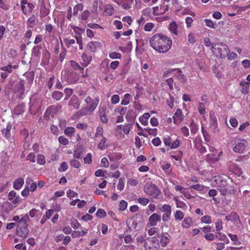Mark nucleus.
<instances>
[{
    "instance_id": "nucleus-57",
    "label": "nucleus",
    "mask_w": 250,
    "mask_h": 250,
    "mask_svg": "<svg viewBox=\"0 0 250 250\" xmlns=\"http://www.w3.org/2000/svg\"><path fill=\"white\" fill-rule=\"evenodd\" d=\"M183 156V152L181 151H179L177 152L176 154L175 155H171L170 157L174 158L177 161L180 160Z\"/></svg>"
},
{
    "instance_id": "nucleus-2",
    "label": "nucleus",
    "mask_w": 250,
    "mask_h": 250,
    "mask_svg": "<svg viewBox=\"0 0 250 250\" xmlns=\"http://www.w3.org/2000/svg\"><path fill=\"white\" fill-rule=\"evenodd\" d=\"M29 219L28 215L23 216L18 221L17 227V234L20 237L26 238L29 233L27 221Z\"/></svg>"
},
{
    "instance_id": "nucleus-30",
    "label": "nucleus",
    "mask_w": 250,
    "mask_h": 250,
    "mask_svg": "<svg viewBox=\"0 0 250 250\" xmlns=\"http://www.w3.org/2000/svg\"><path fill=\"white\" fill-rule=\"evenodd\" d=\"M106 139L104 137H102L100 142L98 145V147L101 150H104L105 149L106 145H105Z\"/></svg>"
},
{
    "instance_id": "nucleus-7",
    "label": "nucleus",
    "mask_w": 250,
    "mask_h": 250,
    "mask_svg": "<svg viewBox=\"0 0 250 250\" xmlns=\"http://www.w3.org/2000/svg\"><path fill=\"white\" fill-rule=\"evenodd\" d=\"M177 70L178 74H175V76L177 79L181 83H185L187 81V78L186 76L182 74V70L179 68H174L169 69L164 73V76H166L167 74L171 73L174 71Z\"/></svg>"
},
{
    "instance_id": "nucleus-47",
    "label": "nucleus",
    "mask_w": 250,
    "mask_h": 250,
    "mask_svg": "<svg viewBox=\"0 0 250 250\" xmlns=\"http://www.w3.org/2000/svg\"><path fill=\"white\" fill-rule=\"evenodd\" d=\"M184 217L183 213L180 210H177L175 214V219L181 220Z\"/></svg>"
},
{
    "instance_id": "nucleus-21",
    "label": "nucleus",
    "mask_w": 250,
    "mask_h": 250,
    "mask_svg": "<svg viewBox=\"0 0 250 250\" xmlns=\"http://www.w3.org/2000/svg\"><path fill=\"white\" fill-rule=\"evenodd\" d=\"M227 221H237L239 220V216L235 212H232L230 214L226 216Z\"/></svg>"
},
{
    "instance_id": "nucleus-34",
    "label": "nucleus",
    "mask_w": 250,
    "mask_h": 250,
    "mask_svg": "<svg viewBox=\"0 0 250 250\" xmlns=\"http://www.w3.org/2000/svg\"><path fill=\"white\" fill-rule=\"evenodd\" d=\"M83 4L82 3H79L75 6L73 9V15L74 16H77L78 11H82L83 10Z\"/></svg>"
},
{
    "instance_id": "nucleus-52",
    "label": "nucleus",
    "mask_w": 250,
    "mask_h": 250,
    "mask_svg": "<svg viewBox=\"0 0 250 250\" xmlns=\"http://www.w3.org/2000/svg\"><path fill=\"white\" fill-rule=\"evenodd\" d=\"M138 202L143 206L146 205L149 202V199L146 198H139L138 199Z\"/></svg>"
},
{
    "instance_id": "nucleus-15",
    "label": "nucleus",
    "mask_w": 250,
    "mask_h": 250,
    "mask_svg": "<svg viewBox=\"0 0 250 250\" xmlns=\"http://www.w3.org/2000/svg\"><path fill=\"white\" fill-rule=\"evenodd\" d=\"M210 128L211 130L215 132L217 127V123L215 116L214 115H210Z\"/></svg>"
},
{
    "instance_id": "nucleus-31",
    "label": "nucleus",
    "mask_w": 250,
    "mask_h": 250,
    "mask_svg": "<svg viewBox=\"0 0 250 250\" xmlns=\"http://www.w3.org/2000/svg\"><path fill=\"white\" fill-rule=\"evenodd\" d=\"M132 126V123H127L124 125L122 128L124 133L125 134H128Z\"/></svg>"
},
{
    "instance_id": "nucleus-4",
    "label": "nucleus",
    "mask_w": 250,
    "mask_h": 250,
    "mask_svg": "<svg viewBox=\"0 0 250 250\" xmlns=\"http://www.w3.org/2000/svg\"><path fill=\"white\" fill-rule=\"evenodd\" d=\"M212 52L218 58H225L227 53L229 52V49L228 46L223 43H217L212 44Z\"/></svg>"
},
{
    "instance_id": "nucleus-61",
    "label": "nucleus",
    "mask_w": 250,
    "mask_h": 250,
    "mask_svg": "<svg viewBox=\"0 0 250 250\" xmlns=\"http://www.w3.org/2000/svg\"><path fill=\"white\" fill-rule=\"evenodd\" d=\"M124 181L123 179L120 178L118 184L117 185V188L120 191H121L124 189Z\"/></svg>"
},
{
    "instance_id": "nucleus-48",
    "label": "nucleus",
    "mask_w": 250,
    "mask_h": 250,
    "mask_svg": "<svg viewBox=\"0 0 250 250\" xmlns=\"http://www.w3.org/2000/svg\"><path fill=\"white\" fill-rule=\"evenodd\" d=\"M201 221L203 223L210 224L211 223V217L209 215L204 216L201 218Z\"/></svg>"
},
{
    "instance_id": "nucleus-58",
    "label": "nucleus",
    "mask_w": 250,
    "mask_h": 250,
    "mask_svg": "<svg viewBox=\"0 0 250 250\" xmlns=\"http://www.w3.org/2000/svg\"><path fill=\"white\" fill-rule=\"evenodd\" d=\"M154 25L153 23L148 22L146 23L144 27V29L146 31H150L154 27Z\"/></svg>"
},
{
    "instance_id": "nucleus-43",
    "label": "nucleus",
    "mask_w": 250,
    "mask_h": 250,
    "mask_svg": "<svg viewBox=\"0 0 250 250\" xmlns=\"http://www.w3.org/2000/svg\"><path fill=\"white\" fill-rule=\"evenodd\" d=\"M189 127L191 132L193 134H195L197 132L198 128L196 124L193 121L191 122Z\"/></svg>"
},
{
    "instance_id": "nucleus-64",
    "label": "nucleus",
    "mask_w": 250,
    "mask_h": 250,
    "mask_svg": "<svg viewBox=\"0 0 250 250\" xmlns=\"http://www.w3.org/2000/svg\"><path fill=\"white\" fill-rule=\"evenodd\" d=\"M120 98L119 96L117 94L113 95L111 97V103L113 104H116L119 102Z\"/></svg>"
},
{
    "instance_id": "nucleus-55",
    "label": "nucleus",
    "mask_w": 250,
    "mask_h": 250,
    "mask_svg": "<svg viewBox=\"0 0 250 250\" xmlns=\"http://www.w3.org/2000/svg\"><path fill=\"white\" fill-rule=\"evenodd\" d=\"M63 41L66 46L68 48L75 42V41L74 39L68 40L67 39H64Z\"/></svg>"
},
{
    "instance_id": "nucleus-18",
    "label": "nucleus",
    "mask_w": 250,
    "mask_h": 250,
    "mask_svg": "<svg viewBox=\"0 0 250 250\" xmlns=\"http://www.w3.org/2000/svg\"><path fill=\"white\" fill-rule=\"evenodd\" d=\"M24 184V180L21 178H19L14 182L13 188L16 190L20 189Z\"/></svg>"
},
{
    "instance_id": "nucleus-27",
    "label": "nucleus",
    "mask_w": 250,
    "mask_h": 250,
    "mask_svg": "<svg viewBox=\"0 0 250 250\" xmlns=\"http://www.w3.org/2000/svg\"><path fill=\"white\" fill-rule=\"evenodd\" d=\"M100 70L101 72L106 74L109 71L108 64L105 62H103L101 64L100 66Z\"/></svg>"
},
{
    "instance_id": "nucleus-60",
    "label": "nucleus",
    "mask_w": 250,
    "mask_h": 250,
    "mask_svg": "<svg viewBox=\"0 0 250 250\" xmlns=\"http://www.w3.org/2000/svg\"><path fill=\"white\" fill-rule=\"evenodd\" d=\"M190 188H193L198 191H202L204 189V186L200 184H196L190 187Z\"/></svg>"
},
{
    "instance_id": "nucleus-59",
    "label": "nucleus",
    "mask_w": 250,
    "mask_h": 250,
    "mask_svg": "<svg viewBox=\"0 0 250 250\" xmlns=\"http://www.w3.org/2000/svg\"><path fill=\"white\" fill-rule=\"evenodd\" d=\"M217 235H215L213 233H209L205 235V238L209 241H212L215 238H217Z\"/></svg>"
},
{
    "instance_id": "nucleus-5",
    "label": "nucleus",
    "mask_w": 250,
    "mask_h": 250,
    "mask_svg": "<svg viewBox=\"0 0 250 250\" xmlns=\"http://www.w3.org/2000/svg\"><path fill=\"white\" fill-rule=\"evenodd\" d=\"M144 191L148 195L155 198H158L161 194L160 190L155 184H152L151 182H147L145 184Z\"/></svg>"
},
{
    "instance_id": "nucleus-25",
    "label": "nucleus",
    "mask_w": 250,
    "mask_h": 250,
    "mask_svg": "<svg viewBox=\"0 0 250 250\" xmlns=\"http://www.w3.org/2000/svg\"><path fill=\"white\" fill-rule=\"evenodd\" d=\"M250 84V83L247 82H242L240 84L242 86V92L243 93L247 94L249 92Z\"/></svg>"
},
{
    "instance_id": "nucleus-19",
    "label": "nucleus",
    "mask_w": 250,
    "mask_h": 250,
    "mask_svg": "<svg viewBox=\"0 0 250 250\" xmlns=\"http://www.w3.org/2000/svg\"><path fill=\"white\" fill-rule=\"evenodd\" d=\"M135 117L134 112L133 110H129L127 112L125 118L127 122H130L129 123H132V122H134Z\"/></svg>"
},
{
    "instance_id": "nucleus-26",
    "label": "nucleus",
    "mask_w": 250,
    "mask_h": 250,
    "mask_svg": "<svg viewBox=\"0 0 250 250\" xmlns=\"http://www.w3.org/2000/svg\"><path fill=\"white\" fill-rule=\"evenodd\" d=\"M63 96V93L59 91H55L52 94V97L56 101L60 100Z\"/></svg>"
},
{
    "instance_id": "nucleus-44",
    "label": "nucleus",
    "mask_w": 250,
    "mask_h": 250,
    "mask_svg": "<svg viewBox=\"0 0 250 250\" xmlns=\"http://www.w3.org/2000/svg\"><path fill=\"white\" fill-rule=\"evenodd\" d=\"M106 215V213L104 209L100 208L98 209L96 212V216L100 218L104 217Z\"/></svg>"
},
{
    "instance_id": "nucleus-50",
    "label": "nucleus",
    "mask_w": 250,
    "mask_h": 250,
    "mask_svg": "<svg viewBox=\"0 0 250 250\" xmlns=\"http://www.w3.org/2000/svg\"><path fill=\"white\" fill-rule=\"evenodd\" d=\"M127 206V203L125 200H122L119 204V209L121 210H125Z\"/></svg>"
},
{
    "instance_id": "nucleus-28",
    "label": "nucleus",
    "mask_w": 250,
    "mask_h": 250,
    "mask_svg": "<svg viewBox=\"0 0 250 250\" xmlns=\"http://www.w3.org/2000/svg\"><path fill=\"white\" fill-rule=\"evenodd\" d=\"M162 211L165 215H170L171 212V208L169 205L165 204L162 207Z\"/></svg>"
},
{
    "instance_id": "nucleus-10",
    "label": "nucleus",
    "mask_w": 250,
    "mask_h": 250,
    "mask_svg": "<svg viewBox=\"0 0 250 250\" xmlns=\"http://www.w3.org/2000/svg\"><path fill=\"white\" fill-rule=\"evenodd\" d=\"M161 217L157 213H153L148 218L149 224L154 227L157 225L158 222L161 221Z\"/></svg>"
},
{
    "instance_id": "nucleus-41",
    "label": "nucleus",
    "mask_w": 250,
    "mask_h": 250,
    "mask_svg": "<svg viewBox=\"0 0 250 250\" xmlns=\"http://www.w3.org/2000/svg\"><path fill=\"white\" fill-rule=\"evenodd\" d=\"M177 25L174 22L171 23L169 25V29L170 31L174 34H177Z\"/></svg>"
},
{
    "instance_id": "nucleus-35",
    "label": "nucleus",
    "mask_w": 250,
    "mask_h": 250,
    "mask_svg": "<svg viewBox=\"0 0 250 250\" xmlns=\"http://www.w3.org/2000/svg\"><path fill=\"white\" fill-rule=\"evenodd\" d=\"M146 241H147L151 244H154V245L159 246V241L155 237H148L146 238Z\"/></svg>"
},
{
    "instance_id": "nucleus-40",
    "label": "nucleus",
    "mask_w": 250,
    "mask_h": 250,
    "mask_svg": "<svg viewBox=\"0 0 250 250\" xmlns=\"http://www.w3.org/2000/svg\"><path fill=\"white\" fill-rule=\"evenodd\" d=\"M70 165L75 168H78L81 166V163L77 160L73 159L70 161Z\"/></svg>"
},
{
    "instance_id": "nucleus-62",
    "label": "nucleus",
    "mask_w": 250,
    "mask_h": 250,
    "mask_svg": "<svg viewBox=\"0 0 250 250\" xmlns=\"http://www.w3.org/2000/svg\"><path fill=\"white\" fill-rule=\"evenodd\" d=\"M205 21L206 23V25L208 27H210L211 28H213V29L215 28V24L211 20H208V19H205Z\"/></svg>"
},
{
    "instance_id": "nucleus-24",
    "label": "nucleus",
    "mask_w": 250,
    "mask_h": 250,
    "mask_svg": "<svg viewBox=\"0 0 250 250\" xmlns=\"http://www.w3.org/2000/svg\"><path fill=\"white\" fill-rule=\"evenodd\" d=\"M145 248L146 250H158L159 246L154 245L147 241L145 242Z\"/></svg>"
},
{
    "instance_id": "nucleus-13",
    "label": "nucleus",
    "mask_w": 250,
    "mask_h": 250,
    "mask_svg": "<svg viewBox=\"0 0 250 250\" xmlns=\"http://www.w3.org/2000/svg\"><path fill=\"white\" fill-rule=\"evenodd\" d=\"M68 105L72 106L75 109H79L80 106V103L79 102L78 97L76 95H73L71 98L68 102Z\"/></svg>"
},
{
    "instance_id": "nucleus-11",
    "label": "nucleus",
    "mask_w": 250,
    "mask_h": 250,
    "mask_svg": "<svg viewBox=\"0 0 250 250\" xmlns=\"http://www.w3.org/2000/svg\"><path fill=\"white\" fill-rule=\"evenodd\" d=\"M101 43L99 42H90L86 45L87 49L92 52H95L97 49L101 48Z\"/></svg>"
},
{
    "instance_id": "nucleus-9",
    "label": "nucleus",
    "mask_w": 250,
    "mask_h": 250,
    "mask_svg": "<svg viewBox=\"0 0 250 250\" xmlns=\"http://www.w3.org/2000/svg\"><path fill=\"white\" fill-rule=\"evenodd\" d=\"M41 108L40 103L38 101L34 100L30 103L29 111L31 114L35 115L40 111Z\"/></svg>"
},
{
    "instance_id": "nucleus-54",
    "label": "nucleus",
    "mask_w": 250,
    "mask_h": 250,
    "mask_svg": "<svg viewBox=\"0 0 250 250\" xmlns=\"http://www.w3.org/2000/svg\"><path fill=\"white\" fill-rule=\"evenodd\" d=\"M73 155L75 158L80 159L82 158L83 154L81 150L77 149L74 151Z\"/></svg>"
},
{
    "instance_id": "nucleus-29",
    "label": "nucleus",
    "mask_w": 250,
    "mask_h": 250,
    "mask_svg": "<svg viewBox=\"0 0 250 250\" xmlns=\"http://www.w3.org/2000/svg\"><path fill=\"white\" fill-rule=\"evenodd\" d=\"M11 127L10 126H7L6 128H4L2 130V134L7 139H9L11 137L10 129Z\"/></svg>"
},
{
    "instance_id": "nucleus-20",
    "label": "nucleus",
    "mask_w": 250,
    "mask_h": 250,
    "mask_svg": "<svg viewBox=\"0 0 250 250\" xmlns=\"http://www.w3.org/2000/svg\"><path fill=\"white\" fill-rule=\"evenodd\" d=\"M168 9V5L166 6V8H164V11H160V7L156 6L153 8V13L154 15H161L165 13Z\"/></svg>"
},
{
    "instance_id": "nucleus-6",
    "label": "nucleus",
    "mask_w": 250,
    "mask_h": 250,
    "mask_svg": "<svg viewBox=\"0 0 250 250\" xmlns=\"http://www.w3.org/2000/svg\"><path fill=\"white\" fill-rule=\"evenodd\" d=\"M235 146L233 147V150L235 152L242 153L244 152L248 142L245 140L237 139L235 140Z\"/></svg>"
},
{
    "instance_id": "nucleus-3",
    "label": "nucleus",
    "mask_w": 250,
    "mask_h": 250,
    "mask_svg": "<svg viewBox=\"0 0 250 250\" xmlns=\"http://www.w3.org/2000/svg\"><path fill=\"white\" fill-rule=\"evenodd\" d=\"M85 102L87 104H91L89 107L82 108L79 111L78 114L81 116L86 115L88 112H93L99 103V99L98 97H95L92 99L90 97L88 96L85 98Z\"/></svg>"
},
{
    "instance_id": "nucleus-56",
    "label": "nucleus",
    "mask_w": 250,
    "mask_h": 250,
    "mask_svg": "<svg viewBox=\"0 0 250 250\" xmlns=\"http://www.w3.org/2000/svg\"><path fill=\"white\" fill-rule=\"evenodd\" d=\"M226 56H227L228 59L229 61L234 60L237 57V55L233 52L229 53H228Z\"/></svg>"
},
{
    "instance_id": "nucleus-1",
    "label": "nucleus",
    "mask_w": 250,
    "mask_h": 250,
    "mask_svg": "<svg viewBox=\"0 0 250 250\" xmlns=\"http://www.w3.org/2000/svg\"><path fill=\"white\" fill-rule=\"evenodd\" d=\"M150 46L160 53H165L171 47L172 41L162 33L154 35L150 40Z\"/></svg>"
},
{
    "instance_id": "nucleus-53",
    "label": "nucleus",
    "mask_w": 250,
    "mask_h": 250,
    "mask_svg": "<svg viewBox=\"0 0 250 250\" xmlns=\"http://www.w3.org/2000/svg\"><path fill=\"white\" fill-rule=\"evenodd\" d=\"M58 141L60 144L63 145H66L68 144L69 141L67 139L63 136H60L59 137Z\"/></svg>"
},
{
    "instance_id": "nucleus-17",
    "label": "nucleus",
    "mask_w": 250,
    "mask_h": 250,
    "mask_svg": "<svg viewBox=\"0 0 250 250\" xmlns=\"http://www.w3.org/2000/svg\"><path fill=\"white\" fill-rule=\"evenodd\" d=\"M126 224L129 229H136L138 221L136 219H134L133 218L128 219L126 221Z\"/></svg>"
},
{
    "instance_id": "nucleus-12",
    "label": "nucleus",
    "mask_w": 250,
    "mask_h": 250,
    "mask_svg": "<svg viewBox=\"0 0 250 250\" xmlns=\"http://www.w3.org/2000/svg\"><path fill=\"white\" fill-rule=\"evenodd\" d=\"M228 165L229 167V171H232L235 174H236L239 176L242 174V169L241 168L238 167L237 165H236L235 164H234L233 163L229 162V163Z\"/></svg>"
},
{
    "instance_id": "nucleus-16",
    "label": "nucleus",
    "mask_w": 250,
    "mask_h": 250,
    "mask_svg": "<svg viewBox=\"0 0 250 250\" xmlns=\"http://www.w3.org/2000/svg\"><path fill=\"white\" fill-rule=\"evenodd\" d=\"M82 57L83 58V65L86 66L91 61L92 59V56L89 53L84 52L82 54Z\"/></svg>"
},
{
    "instance_id": "nucleus-14",
    "label": "nucleus",
    "mask_w": 250,
    "mask_h": 250,
    "mask_svg": "<svg viewBox=\"0 0 250 250\" xmlns=\"http://www.w3.org/2000/svg\"><path fill=\"white\" fill-rule=\"evenodd\" d=\"M8 199L12 201L13 204H16L20 202V197L19 196H16V193L14 190L9 192L8 195Z\"/></svg>"
},
{
    "instance_id": "nucleus-46",
    "label": "nucleus",
    "mask_w": 250,
    "mask_h": 250,
    "mask_svg": "<svg viewBox=\"0 0 250 250\" xmlns=\"http://www.w3.org/2000/svg\"><path fill=\"white\" fill-rule=\"evenodd\" d=\"M24 111L23 107L21 105H18L14 109V113L16 115H20Z\"/></svg>"
},
{
    "instance_id": "nucleus-8",
    "label": "nucleus",
    "mask_w": 250,
    "mask_h": 250,
    "mask_svg": "<svg viewBox=\"0 0 250 250\" xmlns=\"http://www.w3.org/2000/svg\"><path fill=\"white\" fill-rule=\"evenodd\" d=\"M21 8L22 13L24 15H26L28 13H30L32 11L34 6L31 3H28L27 0H21Z\"/></svg>"
},
{
    "instance_id": "nucleus-36",
    "label": "nucleus",
    "mask_w": 250,
    "mask_h": 250,
    "mask_svg": "<svg viewBox=\"0 0 250 250\" xmlns=\"http://www.w3.org/2000/svg\"><path fill=\"white\" fill-rule=\"evenodd\" d=\"M130 95L128 93L125 94L124 96V99L121 101L122 105H127L129 103Z\"/></svg>"
},
{
    "instance_id": "nucleus-51",
    "label": "nucleus",
    "mask_w": 250,
    "mask_h": 250,
    "mask_svg": "<svg viewBox=\"0 0 250 250\" xmlns=\"http://www.w3.org/2000/svg\"><path fill=\"white\" fill-rule=\"evenodd\" d=\"M169 242V240L166 236H162L160 243L162 247H166Z\"/></svg>"
},
{
    "instance_id": "nucleus-33",
    "label": "nucleus",
    "mask_w": 250,
    "mask_h": 250,
    "mask_svg": "<svg viewBox=\"0 0 250 250\" xmlns=\"http://www.w3.org/2000/svg\"><path fill=\"white\" fill-rule=\"evenodd\" d=\"M216 231L218 232V234L220 235V231L223 229L222 222L221 219H218L215 223Z\"/></svg>"
},
{
    "instance_id": "nucleus-37",
    "label": "nucleus",
    "mask_w": 250,
    "mask_h": 250,
    "mask_svg": "<svg viewBox=\"0 0 250 250\" xmlns=\"http://www.w3.org/2000/svg\"><path fill=\"white\" fill-rule=\"evenodd\" d=\"M70 64L71 66L73 68V69L75 70H83V69L82 68L80 65L75 61H70Z\"/></svg>"
},
{
    "instance_id": "nucleus-32",
    "label": "nucleus",
    "mask_w": 250,
    "mask_h": 250,
    "mask_svg": "<svg viewBox=\"0 0 250 250\" xmlns=\"http://www.w3.org/2000/svg\"><path fill=\"white\" fill-rule=\"evenodd\" d=\"M54 110H55V107L54 105H51L48 107L44 114V117L46 118L49 117V116L52 114V113H54Z\"/></svg>"
},
{
    "instance_id": "nucleus-38",
    "label": "nucleus",
    "mask_w": 250,
    "mask_h": 250,
    "mask_svg": "<svg viewBox=\"0 0 250 250\" xmlns=\"http://www.w3.org/2000/svg\"><path fill=\"white\" fill-rule=\"evenodd\" d=\"M75 129L73 127H67L64 130V133L65 135L68 136H71L74 133Z\"/></svg>"
},
{
    "instance_id": "nucleus-39",
    "label": "nucleus",
    "mask_w": 250,
    "mask_h": 250,
    "mask_svg": "<svg viewBox=\"0 0 250 250\" xmlns=\"http://www.w3.org/2000/svg\"><path fill=\"white\" fill-rule=\"evenodd\" d=\"M37 162L40 165H43L45 163L44 156L42 154H38L37 156Z\"/></svg>"
},
{
    "instance_id": "nucleus-49",
    "label": "nucleus",
    "mask_w": 250,
    "mask_h": 250,
    "mask_svg": "<svg viewBox=\"0 0 250 250\" xmlns=\"http://www.w3.org/2000/svg\"><path fill=\"white\" fill-rule=\"evenodd\" d=\"M127 110V107H118L115 110V111L119 113L120 115H123L125 114Z\"/></svg>"
},
{
    "instance_id": "nucleus-22",
    "label": "nucleus",
    "mask_w": 250,
    "mask_h": 250,
    "mask_svg": "<svg viewBox=\"0 0 250 250\" xmlns=\"http://www.w3.org/2000/svg\"><path fill=\"white\" fill-rule=\"evenodd\" d=\"M15 89L17 91L20 93L21 95L23 94L24 91V85L22 81H20L16 85Z\"/></svg>"
},
{
    "instance_id": "nucleus-42",
    "label": "nucleus",
    "mask_w": 250,
    "mask_h": 250,
    "mask_svg": "<svg viewBox=\"0 0 250 250\" xmlns=\"http://www.w3.org/2000/svg\"><path fill=\"white\" fill-rule=\"evenodd\" d=\"M95 136L97 138H98L99 137H104L103 136V128L102 126H98V127L97 128V129H96V133L95 134Z\"/></svg>"
},
{
    "instance_id": "nucleus-23",
    "label": "nucleus",
    "mask_w": 250,
    "mask_h": 250,
    "mask_svg": "<svg viewBox=\"0 0 250 250\" xmlns=\"http://www.w3.org/2000/svg\"><path fill=\"white\" fill-rule=\"evenodd\" d=\"M42 47L41 45L33 47L32 50V55L34 57H38L41 54V49Z\"/></svg>"
},
{
    "instance_id": "nucleus-63",
    "label": "nucleus",
    "mask_w": 250,
    "mask_h": 250,
    "mask_svg": "<svg viewBox=\"0 0 250 250\" xmlns=\"http://www.w3.org/2000/svg\"><path fill=\"white\" fill-rule=\"evenodd\" d=\"M109 57L111 59H120L121 57V54L119 53L114 52L109 54Z\"/></svg>"
},
{
    "instance_id": "nucleus-45",
    "label": "nucleus",
    "mask_w": 250,
    "mask_h": 250,
    "mask_svg": "<svg viewBox=\"0 0 250 250\" xmlns=\"http://www.w3.org/2000/svg\"><path fill=\"white\" fill-rule=\"evenodd\" d=\"M192 223L191 219L190 218H185L184 220L182 226L184 228H188Z\"/></svg>"
}]
</instances>
